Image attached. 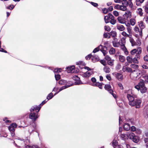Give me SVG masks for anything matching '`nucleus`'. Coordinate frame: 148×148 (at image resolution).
I'll return each instance as SVG.
<instances>
[{"instance_id": "8", "label": "nucleus", "mask_w": 148, "mask_h": 148, "mask_svg": "<svg viewBox=\"0 0 148 148\" xmlns=\"http://www.w3.org/2000/svg\"><path fill=\"white\" fill-rule=\"evenodd\" d=\"M113 18V16L112 14H108L107 15L104 17L105 22L106 23H109L111 18Z\"/></svg>"}, {"instance_id": "28", "label": "nucleus", "mask_w": 148, "mask_h": 148, "mask_svg": "<svg viewBox=\"0 0 148 148\" xmlns=\"http://www.w3.org/2000/svg\"><path fill=\"white\" fill-rule=\"evenodd\" d=\"M145 0H136V4L137 6H139L144 2Z\"/></svg>"}, {"instance_id": "27", "label": "nucleus", "mask_w": 148, "mask_h": 148, "mask_svg": "<svg viewBox=\"0 0 148 148\" xmlns=\"http://www.w3.org/2000/svg\"><path fill=\"white\" fill-rule=\"evenodd\" d=\"M132 140L134 142L137 143L139 141V138L138 136H135Z\"/></svg>"}, {"instance_id": "1", "label": "nucleus", "mask_w": 148, "mask_h": 148, "mask_svg": "<svg viewBox=\"0 0 148 148\" xmlns=\"http://www.w3.org/2000/svg\"><path fill=\"white\" fill-rule=\"evenodd\" d=\"M127 93V97L129 101V104L132 106H135L136 108H139L140 107L141 100L139 99H135L137 97V96L134 94L132 90H129Z\"/></svg>"}, {"instance_id": "52", "label": "nucleus", "mask_w": 148, "mask_h": 148, "mask_svg": "<svg viewBox=\"0 0 148 148\" xmlns=\"http://www.w3.org/2000/svg\"><path fill=\"white\" fill-rule=\"evenodd\" d=\"M100 62L102 64L105 66H106L107 65V63L106 61L104 60H101Z\"/></svg>"}, {"instance_id": "54", "label": "nucleus", "mask_w": 148, "mask_h": 148, "mask_svg": "<svg viewBox=\"0 0 148 148\" xmlns=\"http://www.w3.org/2000/svg\"><path fill=\"white\" fill-rule=\"evenodd\" d=\"M1 42L0 41V51L4 52L5 53H7V52L6 51L4 50L3 48H1Z\"/></svg>"}, {"instance_id": "18", "label": "nucleus", "mask_w": 148, "mask_h": 148, "mask_svg": "<svg viewBox=\"0 0 148 148\" xmlns=\"http://www.w3.org/2000/svg\"><path fill=\"white\" fill-rule=\"evenodd\" d=\"M93 73V71H92L91 72H89V71H87L85 73H84L83 75L84 77H88L90 75H92Z\"/></svg>"}, {"instance_id": "39", "label": "nucleus", "mask_w": 148, "mask_h": 148, "mask_svg": "<svg viewBox=\"0 0 148 148\" xmlns=\"http://www.w3.org/2000/svg\"><path fill=\"white\" fill-rule=\"evenodd\" d=\"M116 20L114 19V17L113 16V18H111L109 22L112 25H114L116 23Z\"/></svg>"}, {"instance_id": "3", "label": "nucleus", "mask_w": 148, "mask_h": 148, "mask_svg": "<svg viewBox=\"0 0 148 148\" xmlns=\"http://www.w3.org/2000/svg\"><path fill=\"white\" fill-rule=\"evenodd\" d=\"M30 137L29 136H27L25 138V139L19 138L18 140L23 141V143L25 145V148H38V147L36 145H33L32 146L29 145L30 143Z\"/></svg>"}, {"instance_id": "42", "label": "nucleus", "mask_w": 148, "mask_h": 148, "mask_svg": "<svg viewBox=\"0 0 148 148\" xmlns=\"http://www.w3.org/2000/svg\"><path fill=\"white\" fill-rule=\"evenodd\" d=\"M103 37L104 38H110V35L109 33H105L103 34Z\"/></svg>"}, {"instance_id": "22", "label": "nucleus", "mask_w": 148, "mask_h": 148, "mask_svg": "<svg viewBox=\"0 0 148 148\" xmlns=\"http://www.w3.org/2000/svg\"><path fill=\"white\" fill-rule=\"evenodd\" d=\"M127 136H128V138H129L130 139H132L135 136V134L134 133L131 132L127 133Z\"/></svg>"}, {"instance_id": "35", "label": "nucleus", "mask_w": 148, "mask_h": 148, "mask_svg": "<svg viewBox=\"0 0 148 148\" xmlns=\"http://www.w3.org/2000/svg\"><path fill=\"white\" fill-rule=\"evenodd\" d=\"M122 4V5L127 6L128 5V2L127 0H123L121 1Z\"/></svg>"}, {"instance_id": "55", "label": "nucleus", "mask_w": 148, "mask_h": 148, "mask_svg": "<svg viewBox=\"0 0 148 148\" xmlns=\"http://www.w3.org/2000/svg\"><path fill=\"white\" fill-rule=\"evenodd\" d=\"M136 52H137L136 49H134L131 51H130V53L132 55H134Z\"/></svg>"}, {"instance_id": "64", "label": "nucleus", "mask_w": 148, "mask_h": 148, "mask_svg": "<svg viewBox=\"0 0 148 148\" xmlns=\"http://www.w3.org/2000/svg\"><path fill=\"white\" fill-rule=\"evenodd\" d=\"M144 59L145 61L148 62V55H146L144 57Z\"/></svg>"}, {"instance_id": "47", "label": "nucleus", "mask_w": 148, "mask_h": 148, "mask_svg": "<svg viewBox=\"0 0 148 148\" xmlns=\"http://www.w3.org/2000/svg\"><path fill=\"white\" fill-rule=\"evenodd\" d=\"M142 51L140 47H139L138 48L137 50V53L136 54V56L138 55H139L141 54Z\"/></svg>"}, {"instance_id": "56", "label": "nucleus", "mask_w": 148, "mask_h": 148, "mask_svg": "<svg viewBox=\"0 0 148 148\" xmlns=\"http://www.w3.org/2000/svg\"><path fill=\"white\" fill-rule=\"evenodd\" d=\"M113 147L114 148H123L122 146L118 144L116 145H114V147Z\"/></svg>"}, {"instance_id": "59", "label": "nucleus", "mask_w": 148, "mask_h": 148, "mask_svg": "<svg viewBox=\"0 0 148 148\" xmlns=\"http://www.w3.org/2000/svg\"><path fill=\"white\" fill-rule=\"evenodd\" d=\"M120 6L121 5H120L119 4H116L114 7V8L115 9L120 10Z\"/></svg>"}, {"instance_id": "43", "label": "nucleus", "mask_w": 148, "mask_h": 148, "mask_svg": "<svg viewBox=\"0 0 148 148\" xmlns=\"http://www.w3.org/2000/svg\"><path fill=\"white\" fill-rule=\"evenodd\" d=\"M130 22L131 24L133 26L135 25L136 22V21L135 19L132 18L131 19H130Z\"/></svg>"}, {"instance_id": "15", "label": "nucleus", "mask_w": 148, "mask_h": 148, "mask_svg": "<svg viewBox=\"0 0 148 148\" xmlns=\"http://www.w3.org/2000/svg\"><path fill=\"white\" fill-rule=\"evenodd\" d=\"M123 127L124 130L128 131L130 129V126L129 124L125 123L123 125Z\"/></svg>"}, {"instance_id": "16", "label": "nucleus", "mask_w": 148, "mask_h": 148, "mask_svg": "<svg viewBox=\"0 0 148 148\" xmlns=\"http://www.w3.org/2000/svg\"><path fill=\"white\" fill-rule=\"evenodd\" d=\"M116 28L120 31H123L125 29V28L124 26L121 24L117 25Z\"/></svg>"}, {"instance_id": "14", "label": "nucleus", "mask_w": 148, "mask_h": 148, "mask_svg": "<svg viewBox=\"0 0 148 148\" xmlns=\"http://www.w3.org/2000/svg\"><path fill=\"white\" fill-rule=\"evenodd\" d=\"M117 19L119 22L121 24L124 23L126 21V20L124 18H123L121 16H119L117 18Z\"/></svg>"}, {"instance_id": "25", "label": "nucleus", "mask_w": 148, "mask_h": 148, "mask_svg": "<svg viewBox=\"0 0 148 148\" xmlns=\"http://www.w3.org/2000/svg\"><path fill=\"white\" fill-rule=\"evenodd\" d=\"M58 83L60 85H66V84H69V83L67 82L66 81L62 79L58 82Z\"/></svg>"}, {"instance_id": "62", "label": "nucleus", "mask_w": 148, "mask_h": 148, "mask_svg": "<svg viewBox=\"0 0 148 148\" xmlns=\"http://www.w3.org/2000/svg\"><path fill=\"white\" fill-rule=\"evenodd\" d=\"M144 20L148 24V16H145L144 18Z\"/></svg>"}, {"instance_id": "29", "label": "nucleus", "mask_w": 148, "mask_h": 148, "mask_svg": "<svg viewBox=\"0 0 148 148\" xmlns=\"http://www.w3.org/2000/svg\"><path fill=\"white\" fill-rule=\"evenodd\" d=\"M102 47V45H100L98 47L96 48L93 51V52L94 53H95L98 51L100 49H101V47Z\"/></svg>"}, {"instance_id": "11", "label": "nucleus", "mask_w": 148, "mask_h": 148, "mask_svg": "<svg viewBox=\"0 0 148 148\" xmlns=\"http://www.w3.org/2000/svg\"><path fill=\"white\" fill-rule=\"evenodd\" d=\"M75 66H72L70 67H68L67 68V71L68 73H71L74 72Z\"/></svg>"}, {"instance_id": "60", "label": "nucleus", "mask_w": 148, "mask_h": 148, "mask_svg": "<svg viewBox=\"0 0 148 148\" xmlns=\"http://www.w3.org/2000/svg\"><path fill=\"white\" fill-rule=\"evenodd\" d=\"M145 10L146 12L148 13V4H147L145 8Z\"/></svg>"}, {"instance_id": "10", "label": "nucleus", "mask_w": 148, "mask_h": 148, "mask_svg": "<svg viewBox=\"0 0 148 148\" xmlns=\"http://www.w3.org/2000/svg\"><path fill=\"white\" fill-rule=\"evenodd\" d=\"M123 16L125 20L128 18H130L131 16V12L130 11H127L123 15Z\"/></svg>"}, {"instance_id": "20", "label": "nucleus", "mask_w": 148, "mask_h": 148, "mask_svg": "<svg viewBox=\"0 0 148 148\" xmlns=\"http://www.w3.org/2000/svg\"><path fill=\"white\" fill-rule=\"evenodd\" d=\"M92 62H95L97 61H99V58L98 56H93L92 58Z\"/></svg>"}, {"instance_id": "41", "label": "nucleus", "mask_w": 148, "mask_h": 148, "mask_svg": "<svg viewBox=\"0 0 148 148\" xmlns=\"http://www.w3.org/2000/svg\"><path fill=\"white\" fill-rule=\"evenodd\" d=\"M34 107L35 108V110L37 112H38L39 111L41 108V106H40L39 105L38 106H34Z\"/></svg>"}, {"instance_id": "50", "label": "nucleus", "mask_w": 148, "mask_h": 148, "mask_svg": "<svg viewBox=\"0 0 148 148\" xmlns=\"http://www.w3.org/2000/svg\"><path fill=\"white\" fill-rule=\"evenodd\" d=\"M14 7V6L13 5H11L9 6H7L6 8L8 9H10V10H12Z\"/></svg>"}, {"instance_id": "36", "label": "nucleus", "mask_w": 148, "mask_h": 148, "mask_svg": "<svg viewBox=\"0 0 148 148\" xmlns=\"http://www.w3.org/2000/svg\"><path fill=\"white\" fill-rule=\"evenodd\" d=\"M130 41L131 43L132 46H133L135 45L136 42L133 38H130Z\"/></svg>"}, {"instance_id": "12", "label": "nucleus", "mask_w": 148, "mask_h": 148, "mask_svg": "<svg viewBox=\"0 0 148 148\" xmlns=\"http://www.w3.org/2000/svg\"><path fill=\"white\" fill-rule=\"evenodd\" d=\"M73 84L71 83H69V84H66V85L63 86L60 88L59 91L60 92L62 90L68 88L72 85Z\"/></svg>"}, {"instance_id": "21", "label": "nucleus", "mask_w": 148, "mask_h": 148, "mask_svg": "<svg viewBox=\"0 0 148 148\" xmlns=\"http://www.w3.org/2000/svg\"><path fill=\"white\" fill-rule=\"evenodd\" d=\"M121 138L122 140H125L128 139L127 134H121Z\"/></svg>"}, {"instance_id": "31", "label": "nucleus", "mask_w": 148, "mask_h": 148, "mask_svg": "<svg viewBox=\"0 0 148 148\" xmlns=\"http://www.w3.org/2000/svg\"><path fill=\"white\" fill-rule=\"evenodd\" d=\"M54 96L53 95V94L51 92L48 95L47 97V100H49L51 99Z\"/></svg>"}, {"instance_id": "45", "label": "nucleus", "mask_w": 148, "mask_h": 148, "mask_svg": "<svg viewBox=\"0 0 148 148\" xmlns=\"http://www.w3.org/2000/svg\"><path fill=\"white\" fill-rule=\"evenodd\" d=\"M34 130V128L32 126H30L29 127L28 130V132L30 134H31V133L33 132Z\"/></svg>"}, {"instance_id": "58", "label": "nucleus", "mask_w": 148, "mask_h": 148, "mask_svg": "<svg viewBox=\"0 0 148 148\" xmlns=\"http://www.w3.org/2000/svg\"><path fill=\"white\" fill-rule=\"evenodd\" d=\"M90 3L95 7H97L98 6V4L92 2H90Z\"/></svg>"}, {"instance_id": "44", "label": "nucleus", "mask_w": 148, "mask_h": 148, "mask_svg": "<svg viewBox=\"0 0 148 148\" xmlns=\"http://www.w3.org/2000/svg\"><path fill=\"white\" fill-rule=\"evenodd\" d=\"M127 62L130 63L132 62L133 61V59L131 57L128 56L127 57Z\"/></svg>"}, {"instance_id": "53", "label": "nucleus", "mask_w": 148, "mask_h": 148, "mask_svg": "<svg viewBox=\"0 0 148 148\" xmlns=\"http://www.w3.org/2000/svg\"><path fill=\"white\" fill-rule=\"evenodd\" d=\"M55 77L56 80L57 81L59 80L60 78V76L59 74H55Z\"/></svg>"}, {"instance_id": "26", "label": "nucleus", "mask_w": 148, "mask_h": 148, "mask_svg": "<svg viewBox=\"0 0 148 148\" xmlns=\"http://www.w3.org/2000/svg\"><path fill=\"white\" fill-rule=\"evenodd\" d=\"M142 11L143 10L142 8H139L137 9L136 12L137 14L140 16H142L143 14Z\"/></svg>"}, {"instance_id": "33", "label": "nucleus", "mask_w": 148, "mask_h": 148, "mask_svg": "<svg viewBox=\"0 0 148 148\" xmlns=\"http://www.w3.org/2000/svg\"><path fill=\"white\" fill-rule=\"evenodd\" d=\"M109 33L110 36H111L114 38L116 36V32L112 31Z\"/></svg>"}, {"instance_id": "24", "label": "nucleus", "mask_w": 148, "mask_h": 148, "mask_svg": "<svg viewBox=\"0 0 148 148\" xmlns=\"http://www.w3.org/2000/svg\"><path fill=\"white\" fill-rule=\"evenodd\" d=\"M121 34L125 37L124 38H126V37H128L129 38H131L132 36L130 35L127 34L125 32L123 31L121 33Z\"/></svg>"}, {"instance_id": "51", "label": "nucleus", "mask_w": 148, "mask_h": 148, "mask_svg": "<svg viewBox=\"0 0 148 148\" xmlns=\"http://www.w3.org/2000/svg\"><path fill=\"white\" fill-rule=\"evenodd\" d=\"M104 29L108 32H109L111 30V28L108 26L106 25L104 26Z\"/></svg>"}, {"instance_id": "9", "label": "nucleus", "mask_w": 148, "mask_h": 148, "mask_svg": "<svg viewBox=\"0 0 148 148\" xmlns=\"http://www.w3.org/2000/svg\"><path fill=\"white\" fill-rule=\"evenodd\" d=\"M112 74L114 75H115L116 78L119 80H122L123 78V75L120 73H112Z\"/></svg>"}, {"instance_id": "37", "label": "nucleus", "mask_w": 148, "mask_h": 148, "mask_svg": "<svg viewBox=\"0 0 148 148\" xmlns=\"http://www.w3.org/2000/svg\"><path fill=\"white\" fill-rule=\"evenodd\" d=\"M127 6L123 5H121L120 10L123 11H125L127 10Z\"/></svg>"}, {"instance_id": "57", "label": "nucleus", "mask_w": 148, "mask_h": 148, "mask_svg": "<svg viewBox=\"0 0 148 148\" xmlns=\"http://www.w3.org/2000/svg\"><path fill=\"white\" fill-rule=\"evenodd\" d=\"M8 129L10 132H14V128L10 126L8 127Z\"/></svg>"}, {"instance_id": "2", "label": "nucleus", "mask_w": 148, "mask_h": 148, "mask_svg": "<svg viewBox=\"0 0 148 148\" xmlns=\"http://www.w3.org/2000/svg\"><path fill=\"white\" fill-rule=\"evenodd\" d=\"M134 88L138 91L140 90V92L143 94L145 93L147 91V88L143 80L140 81L138 84L135 86Z\"/></svg>"}, {"instance_id": "13", "label": "nucleus", "mask_w": 148, "mask_h": 148, "mask_svg": "<svg viewBox=\"0 0 148 148\" xmlns=\"http://www.w3.org/2000/svg\"><path fill=\"white\" fill-rule=\"evenodd\" d=\"M114 41H112L113 45L114 47H118L120 45V43L119 42H116V41L117 40V39L115 38H114Z\"/></svg>"}, {"instance_id": "23", "label": "nucleus", "mask_w": 148, "mask_h": 148, "mask_svg": "<svg viewBox=\"0 0 148 148\" xmlns=\"http://www.w3.org/2000/svg\"><path fill=\"white\" fill-rule=\"evenodd\" d=\"M103 71L106 73H108L110 72V68L107 66H105L103 68Z\"/></svg>"}, {"instance_id": "38", "label": "nucleus", "mask_w": 148, "mask_h": 148, "mask_svg": "<svg viewBox=\"0 0 148 148\" xmlns=\"http://www.w3.org/2000/svg\"><path fill=\"white\" fill-rule=\"evenodd\" d=\"M104 88L106 90H108L111 88V86L110 84H107L105 85Z\"/></svg>"}, {"instance_id": "48", "label": "nucleus", "mask_w": 148, "mask_h": 148, "mask_svg": "<svg viewBox=\"0 0 148 148\" xmlns=\"http://www.w3.org/2000/svg\"><path fill=\"white\" fill-rule=\"evenodd\" d=\"M61 69H56L54 70V72L56 73H58L61 72Z\"/></svg>"}, {"instance_id": "40", "label": "nucleus", "mask_w": 148, "mask_h": 148, "mask_svg": "<svg viewBox=\"0 0 148 148\" xmlns=\"http://www.w3.org/2000/svg\"><path fill=\"white\" fill-rule=\"evenodd\" d=\"M115 52L114 49L113 47H112L109 51V53L110 54H114Z\"/></svg>"}, {"instance_id": "30", "label": "nucleus", "mask_w": 148, "mask_h": 148, "mask_svg": "<svg viewBox=\"0 0 148 148\" xmlns=\"http://www.w3.org/2000/svg\"><path fill=\"white\" fill-rule=\"evenodd\" d=\"M114 60L111 59L108 61H107V63L108 64L111 66H112L114 65Z\"/></svg>"}, {"instance_id": "32", "label": "nucleus", "mask_w": 148, "mask_h": 148, "mask_svg": "<svg viewBox=\"0 0 148 148\" xmlns=\"http://www.w3.org/2000/svg\"><path fill=\"white\" fill-rule=\"evenodd\" d=\"M127 26V30L128 32L129 33V34L130 35L132 36V28L130 26H127V25H126Z\"/></svg>"}, {"instance_id": "63", "label": "nucleus", "mask_w": 148, "mask_h": 148, "mask_svg": "<svg viewBox=\"0 0 148 148\" xmlns=\"http://www.w3.org/2000/svg\"><path fill=\"white\" fill-rule=\"evenodd\" d=\"M92 56V55L90 54L88 55L87 56L85 57V58L86 60H88Z\"/></svg>"}, {"instance_id": "19", "label": "nucleus", "mask_w": 148, "mask_h": 148, "mask_svg": "<svg viewBox=\"0 0 148 148\" xmlns=\"http://www.w3.org/2000/svg\"><path fill=\"white\" fill-rule=\"evenodd\" d=\"M140 59V56L138 55L136 56V57L134 58L133 61L134 63L138 64V60Z\"/></svg>"}, {"instance_id": "34", "label": "nucleus", "mask_w": 148, "mask_h": 148, "mask_svg": "<svg viewBox=\"0 0 148 148\" xmlns=\"http://www.w3.org/2000/svg\"><path fill=\"white\" fill-rule=\"evenodd\" d=\"M119 59L120 61L121 62H123L125 60V57L121 55H120L119 56Z\"/></svg>"}, {"instance_id": "49", "label": "nucleus", "mask_w": 148, "mask_h": 148, "mask_svg": "<svg viewBox=\"0 0 148 148\" xmlns=\"http://www.w3.org/2000/svg\"><path fill=\"white\" fill-rule=\"evenodd\" d=\"M130 66L132 68H134V69H136L138 68V65L134 64H132L130 65Z\"/></svg>"}, {"instance_id": "46", "label": "nucleus", "mask_w": 148, "mask_h": 148, "mask_svg": "<svg viewBox=\"0 0 148 148\" xmlns=\"http://www.w3.org/2000/svg\"><path fill=\"white\" fill-rule=\"evenodd\" d=\"M142 51L140 47H139L138 48L137 50V53L136 54V56L138 55H139L141 54Z\"/></svg>"}, {"instance_id": "4", "label": "nucleus", "mask_w": 148, "mask_h": 148, "mask_svg": "<svg viewBox=\"0 0 148 148\" xmlns=\"http://www.w3.org/2000/svg\"><path fill=\"white\" fill-rule=\"evenodd\" d=\"M125 38H123L121 39V43L122 45H121V49L124 51V52L126 55H127L128 54V51L124 45V43L125 42Z\"/></svg>"}, {"instance_id": "17", "label": "nucleus", "mask_w": 148, "mask_h": 148, "mask_svg": "<svg viewBox=\"0 0 148 148\" xmlns=\"http://www.w3.org/2000/svg\"><path fill=\"white\" fill-rule=\"evenodd\" d=\"M103 83H99V82H96L95 83H93L92 85L95 86H98L100 89H102V86Z\"/></svg>"}, {"instance_id": "6", "label": "nucleus", "mask_w": 148, "mask_h": 148, "mask_svg": "<svg viewBox=\"0 0 148 148\" xmlns=\"http://www.w3.org/2000/svg\"><path fill=\"white\" fill-rule=\"evenodd\" d=\"M138 25L140 29H141L139 32L140 36L141 37L142 36V29L145 28V23L142 21H140L138 23Z\"/></svg>"}, {"instance_id": "7", "label": "nucleus", "mask_w": 148, "mask_h": 148, "mask_svg": "<svg viewBox=\"0 0 148 148\" xmlns=\"http://www.w3.org/2000/svg\"><path fill=\"white\" fill-rule=\"evenodd\" d=\"M73 79L75 81V84L79 85L82 84L80 80V78L77 75H75L73 77Z\"/></svg>"}, {"instance_id": "5", "label": "nucleus", "mask_w": 148, "mask_h": 148, "mask_svg": "<svg viewBox=\"0 0 148 148\" xmlns=\"http://www.w3.org/2000/svg\"><path fill=\"white\" fill-rule=\"evenodd\" d=\"M39 117L38 114L34 112H30L29 115V118L32 120L33 122L35 121L36 119Z\"/></svg>"}, {"instance_id": "61", "label": "nucleus", "mask_w": 148, "mask_h": 148, "mask_svg": "<svg viewBox=\"0 0 148 148\" xmlns=\"http://www.w3.org/2000/svg\"><path fill=\"white\" fill-rule=\"evenodd\" d=\"M105 58L106 60H107V61H108L111 60V58L108 55H106V56H105Z\"/></svg>"}]
</instances>
